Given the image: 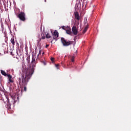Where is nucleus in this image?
I'll use <instances>...</instances> for the list:
<instances>
[{
  "label": "nucleus",
  "mask_w": 131,
  "mask_h": 131,
  "mask_svg": "<svg viewBox=\"0 0 131 131\" xmlns=\"http://www.w3.org/2000/svg\"><path fill=\"white\" fill-rule=\"evenodd\" d=\"M7 102L9 104V105H11V103H10V99L7 98Z\"/></svg>",
  "instance_id": "obj_16"
},
{
  "label": "nucleus",
  "mask_w": 131,
  "mask_h": 131,
  "mask_svg": "<svg viewBox=\"0 0 131 131\" xmlns=\"http://www.w3.org/2000/svg\"><path fill=\"white\" fill-rule=\"evenodd\" d=\"M45 3H47V0H45Z\"/></svg>",
  "instance_id": "obj_26"
},
{
  "label": "nucleus",
  "mask_w": 131,
  "mask_h": 131,
  "mask_svg": "<svg viewBox=\"0 0 131 131\" xmlns=\"http://www.w3.org/2000/svg\"><path fill=\"white\" fill-rule=\"evenodd\" d=\"M20 88L21 89V91H24V92H26L27 91L26 85H20Z\"/></svg>",
  "instance_id": "obj_7"
},
{
  "label": "nucleus",
  "mask_w": 131,
  "mask_h": 131,
  "mask_svg": "<svg viewBox=\"0 0 131 131\" xmlns=\"http://www.w3.org/2000/svg\"><path fill=\"white\" fill-rule=\"evenodd\" d=\"M10 41L11 43H12L13 46H15V39H14V37H12Z\"/></svg>",
  "instance_id": "obj_10"
},
{
  "label": "nucleus",
  "mask_w": 131,
  "mask_h": 131,
  "mask_svg": "<svg viewBox=\"0 0 131 131\" xmlns=\"http://www.w3.org/2000/svg\"><path fill=\"white\" fill-rule=\"evenodd\" d=\"M53 39H55L56 40H57V38H58L59 36V32H58L57 30L54 31L53 34Z\"/></svg>",
  "instance_id": "obj_4"
},
{
  "label": "nucleus",
  "mask_w": 131,
  "mask_h": 131,
  "mask_svg": "<svg viewBox=\"0 0 131 131\" xmlns=\"http://www.w3.org/2000/svg\"><path fill=\"white\" fill-rule=\"evenodd\" d=\"M88 29H89V26H86L84 28V30H83V31H82L83 34H84V33H86V31H88Z\"/></svg>",
  "instance_id": "obj_8"
},
{
  "label": "nucleus",
  "mask_w": 131,
  "mask_h": 131,
  "mask_svg": "<svg viewBox=\"0 0 131 131\" xmlns=\"http://www.w3.org/2000/svg\"><path fill=\"white\" fill-rule=\"evenodd\" d=\"M42 64H44L45 66L47 65V63H46V62L45 61H43L42 62Z\"/></svg>",
  "instance_id": "obj_20"
},
{
  "label": "nucleus",
  "mask_w": 131,
  "mask_h": 131,
  "mask_svg": "<svg viewBox=\"0 0 131 131\" xmlns=\"http://www.w3.org/2000/svg\"><path fill=\"white\" fill-rule=\"evenodd\" d=\"M75 18L77 19V20H79V14L78 13V12H75Z\"/></svg>",
  "instance_id": "obj_6"
},
{
  "label": "nucleus",
  "mask_w": 131,
  "mask_h": 131,
  "mask_svg": "<svg viewBox=\"0 0 131 131\" xmlns=\"http://www.w3.org/2000/svg\"><path fill=\"white\" fill-rule=\"evenodd\" d=\"M66 32L67 33V34H72V32H71V29H69V30H66Z\"/></svg>",
  "instance_id": "obj_11"
},
{
  "label": "nucleus",
  "mask_w": 131,
  "mask_h": 131,
  "mask_svg": "<svg viewBox=\"0 0 131 131\" xmlns=\"http://www.w3.org/2000/svg\"><path fill=\"white\" fill-rule=\"evenodd\" d=\"M37 51V49H35V53H36Z\"/></svg>",
  "instance_id": "obj_24"
},
{
  "label": "nucleus",
  "mask_w": 131,
  "mask_h": 131,
  "mask_svg": "<svg viewBox=\"0 0 131 131\" xmlns=\"http://www.w3.org/2000/svg\"><path fill=\"white\" fill-rule=\"evenodd\" d=\"M59 64H55V67H56L57 69H59Z\"/></svg>",
  "instance_id": "obj_18"
},
{
  "label": "nucleus",
  "mask_w": 131,
  "mask_h": 131,
  "mask_svg": "<svg viewBox=\"0 0 131 131\" xmlns=\"http://www.w3.org/2000/svg\"><path fill=\"white\" fill-rule=\"evenodd\" d=\"M54 60H55V58L53 57L51 58V60L52 61V63H54Z\"/></svg>",
  "instance_id": "obj_17"
},
{
  "label": "nucleus",
  "mask_w": 131,
  "mask_h": 131,
  "mask_svg": "<svg viewBox=\"0 0 131 131\" xmlns=\"http://www.w3.org/2000/svg\"><path fill=\"white\" fill-rule=\"evenodd\" d=\"M26 15H25V13L23 12H21L18 15V17L20 20V21H23V22H25L26 20Z\"/></svg>",
  "instance_id": "obj_3"
},
{
  "label": "nucleus",
  "mask_w": 131,
  "mask_h": 131,
  "mask_svg": "<svg viewBox=\"0 0 131 131\" xmlns=\"http://www.w3.org/2000/svg\"><path fill=\"white\" fill-rule=\"evenodd\" d=\"M7 76H8L9 79H10V78H12V76L10 74H7Z\"/></svg>",
  "instance_id": "obj_14"
},
{
  "label": "nucleus",
  "mask_w": 131,
  "mask_h": 131,
  "mask_svg": "<svg viewBox=\"0 0 131 131\" xmlns=\"http://www.w3.org/2000/svg\"><path fill=\"white\" fill-rule=\"evenodd\" d=\"M61 40L64 47H68L69 46H70L73 43V41L69 40L67 41L65 38L63 37L61 38Z\"/></svg>",
  "instance_id": "obj_2"
},
{
  "label": "nucleus",
  "mask_w": 131,
  "mask_h": 131,
  "mask_svg": "<svg viewBox=\"0 0 131 131\" xmlns=\"http://www.w3.org/2000/svg\"><path fill=\"white\" fill-rule=\"evenodd\" d=\"M42 52V51H41V50H40H40H39V53L37 55V58H39V56H40V55H41V53Z\"/></svg>",
  "instance_id": "obj_12"
},
{
  "label": "nucleus",
  "mask_w": 131,
  "mask_h": 131,
  "mask_svg": "<svg viewBox=\"0 0 131 131\" xmlns=\"http://www.w3.org/2000/svg\"><path fill=\"white\" fill-rule=\"evenodd\" d=\"M71 60L72 62H74V56H72Z\"/></svg>",
  "instance_id": "obj_15"
},
{
  "label": "nucleus",
  "mask_w": 131,
  "mask_h": 131,
  "mask_svg": "<svg viewBox=\"0 0 131 131\" xmlns=\"http://www.w3.org/2000/svg\"><path fill=\"white\" fill-rule=\"evenodd\" d=\"M1 74H2V75H4V76H7V75H8V74H7L6 72H5V71H4V70H1Z\"/></svg>",
  "instance_id": "obj_9"
},
{
  "label": "nucleus",
  "mask_w": 131,
  "mask_h": 131,
  "mask_svg": "<svg viewBox=\"0 0 131 131\" xmlns=\"http://www.w3.org/2000/svg\"><path fill=\"white\" fill-rule=\"evenodd\" d=\"M36 65V61H35V58L33 56L31 64L26 71V76L25 77L24 75L22 74L21 77L19 78L18 82L20 86L27 85L28 81L30 79V77H31L32 74H33V73L34 72V69H35Z\"/></svg>",
  "instance_id": "obj_1"
},
{
  "label": "nucleus",
  "mask_w": 131,
  "mask_h": 131,
  "mask_svg": "<svg viewBox=\"0 0 131 131\" xmlns=\"http://www.w3.org/2000/svg\"><path fill=\"white\" fill-rule=\"evenodd\" d=\"M61 28L63 29V30H66V29H65V26L61 27Z\"/></svg>",
  "instance_id": "obj_21"
},
{
  "label": "nucleus",
  "mask_w": 131,
  "mask_h": 131,
  "mask_svg": "<svg viewBox=\"0 0 131 131\" xmlns=\"http://www.w3.org/2000/svg\"><path fill=\"white\" fill-rule=\"evenodd\" d=\"M46 38H51V35H50V34L47 33V34L46 35Z\"/></svg>",
  "instance_id": "obj_13"
},
{
  "label": "nucleus",
  "mask_w": 131,
  "mask_h": 131,
  "mask_svg": "<svg viewBox=\"0 0 131 131\" xmlns=\"http://www.w3.org/2000/svg\"><path fill=\"white\" fill-rule=\"evenodd\" d=\"M46 48H49V45H47L46 46Z\"/></svg>",
  "instance_id": "obj_23"
},
{
  "label": "nucleus",
  "mask_w": 131,
  "mask_h": 131,
  "mask_svg": "<svg viewBox=\"0 0 131 131\" xmlns=\"http://www.w3.org/2000/svg\"><path fill=\"white\" fill-rule=\"evenodd\" d=\"M9 81H10V82H14V81H13V80H12V78H9Z\"/></svg>",
  "instance_id": "obj_19"
},
{
  "label": "nucleus",
  "mask_w": 131,
  "mask_h": 131,
  "mask_svg": "<svg viewBox=\"0 0 131 131\" xmlns=\"http://www.w3.org/2000/svg\"><path fill=\"white\" fill-rule=\"evenodd\" d=\"M45 38H46V37H45V36L44 37L43 36L42 37V39H45Z\"/></svg>",
  "instance_id": "obj_22"
},
{
  "label": "nucleus",
  "mask_w": 131,
  "mask_h": 131,
  "mask_svg": "<svg viewBox=\"0 0 131 131\" xmlns=\"http://www.w3.org/2000/svg\"><path fill=\"white\" fill-rule=\"evenodd\" d=\"M73 33L74 35H77L78 31H77V29L76 26H73L72 28Z\"/></svg>",
  "instance_id": "obj_5"
},
{
  "label": "nucleus",
  "mask_w": 131,
  "mask_h": 131,
  "mask_svg": "<svg viewBox=\"0 0 131 131\" xmlns=\"http://www.w3.org/2000/svg\"><path fill=\"white\" fill-rule=\"evenodd\" d=\"M42 54V55H43V54H45V52L43 51Z\"/></svg>",
  "instance_id": "obj_25"
}]
</instances>
